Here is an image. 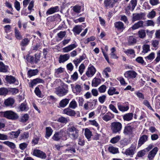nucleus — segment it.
Listing matches in <instances>:
<instances>
[{"instance_id": "4", "label": "nucleus", "mask_w": 160, "mask_h": 160, "mask_svg": "<svg viewBox=\"0 0 160 160\" xmlns=\"http://www.w3.org/2000/svg\"><path fill=\"white\" fill-rule=\"evenodd\" d=\"M68 92V88L58 87L56 88V93L58 96L62 97L65 95Z\"/></svg>"}, {"instance_id": "44", "label": "nucleus", "mask_w": 160, "mask_h": 160, "mask_svg": "<svg viewBox=\"0 0 160 160\" xmlns=\"http://www.w3.org/2000/svg\"><path fill=\"white\" fill-rule=\"evenodd\" d=\"M121 137L119 135H117L116 137L113 138L110 140V142L113 144L117 143L120 139Z\"/></svg>"}, {"instance_id": "26", "label": "nucleus", "mask_w": 160, "mask_h": 160, "mask_svg": "<svg viewBox=\"0 0 160 160\" xmlns=\"http://www.w3.org/2000/svg\"><path fill=\"white\" fill-rule=\"evenodd\" d=\"M69 100V99L67 98L62 99L59 103L60 107L63 108L65 107L68 103Z\"/></svg>"}, {"instance_id": "49", "label": "nucleus", "mask_w": 160, "mask_h": 160, "mask_svg": "<svg viewBox=\"0 0 160 160\" xmlns=\"http://www.w3.org/2000/svg\"><path fill=\"white\" fill-rule=\"evenodd\" d=\"M73 11L77 13H79L81 12V7L78 5H75L72 8Z\"/></svg>"}, {"instance_id": "23", "label": "nucleus", "mask_w": 160, "mask_h": 160, "mask_svg": "<svg viewBox=\"0 0 160 160\" xmlns=\"http://www.w3.org/2000/svg\"><path fill=\"white\" fill-rule=\"evenodd\" d=\"M61 137V138L63 140H65L67 139V136L66 130L65 129L61 130L59 132H58Z\"/></svg>"}, {"instance_id": "37", "label": "nucleus", "mask_w": 160, "mask_h": 160, "mask_svg": "<svg viewBox=\"0 0 160 160\" xmlns=\"http://www.w3.org/2000/svg\"><path fill=\"white\" fill-rule=\"evenodd\" d=\"M20 133V131L18 129L16 132H12L9 133V134L11 135L12 138H17Z\"/></svg>"}, {"instance_id": "47", "label": "nucleus", "mask_w": 160, "mask_h": 160, "mask_svg": "<svg viewBox=\"0 0 160 160\" xmlns=\"http://www.w3.org/2000/svg\"><path fill=\"white\" fill-rule=\"evenodd\" d=\"M154 23L152 20H148L145 22V26H154Z\"/></svg>"}, {"instance_id": "50", "label": "nucleus", "mask_w": 160, "mask_h": 160, "mask_svg": "<svg viewBox=\"0 0 160 160\" xmlns=\"http://www.w3.org/2000/svg\"><path fill=\"white\" fill-rule=\"evenodd\" d=\"M138 36L139 38H143L146 36V33L144 30H141L138 32Z\"/></svg>"}, {"instance_id": "42", "label": "nucleus", "mask_w": 160, "mask_h": 160, "mask_svg": "<svg viewBox=\"0 0 160 160\" xmlns=\"http://www.w3.org/2000/svg\"><path fill=\"white\" fill-rule=\"evenodd\" d=\"M155 54L153 52L151 53L148 56L145 57L146 59L148 61H152L155 58Z\"/></svg>"}, {"instance_id": "35", "label": "nucleus", "mask_w": 160, "mask_h": 160, "mask_svg": "<svg viewBox=\"0 0 160 160\" xmlns=\"http://www.w3.org/2000/svg\"><path fill=\"white\" fill-rule=\"evenodd\" d=\"M38 71L37 69L30 70L28 72V75L31 77L36 75L38 73Z\"/></svg>"}, {"instance_id": "11", "label": "nucleus", "mask_w": 160, "mask_h": 160, "mask_svg": "<svg viewBox=\"0 0 160 160\" xmlns=\"http://www.w3.org/2000/svg\"><path fill=\"white\" fill-rule=\"evenodd\" d=\"M117 107L119 110L122 112H124L128 111L129 108L128 105H124L121 102L117 103Z\"/></svg>"}, {"instance_id": "48", "label": "nucleus", "mask_w": 160, "mask_h": 160, "mask_svg": "<svg viewBox=\"0 0 160 160\" xmlns=\"http://www.w3.org/2000/svg\"><path fill=\"white\" fill-rule=\"evenodd\" d=\"M3 143L7 145L12 148H14L15 147V144L13 142L9 141H5L3 142Z\"/></svg>"}, {"instance_id": "58", "label": "nucleus", "mask_w": 160, "mask_h": 160, "mask_svg": "<svg viewBox=\"0 0 160 160\" xmlns=\"http://www.w3.org/2000/svg\"><path fill=\"white\" fill-rule=\"evenodd\" d=\"M106 98V96L105 95H103L99 97L98 100L101 103H103L105 101Z\"/></svg>"}, {"instance_id": "40", "label": "nucleus", "mask_w": 160, "mask_h": 160, "mask_svg": "<svg viewBox=\"0 0 160 160\" xmlns=\"http://www.w3.org/2000/svg\"><path fill=\"white\" fill-rule=\"evenodd\" d=\"M15 34L16 38L18 40H20L22 38V36L20 34V32L16 28H15Z\"/></svg>"}, {"instance_id": "19", "label": "nucleus", "mask_w": 160, "mask_h": 160, "mask_svg": "<svg viewBox=\"0 0 160 160\" xmlns=\"http://www.w3.org/2000/svg\"><path fill=\"white\" fill-rule=\"evenodd\" d=\"M70 58V55L68 54L61 55L59 58V62L60 63H63L68 60Z\"/></svg>"}, {"instance_id": "61", "label": "nucleus", "mask_w": 160, "mask_h": 160, "mask_svg": "<svg viewBox=\"0 0 160 160\" xmlns=\"http://www.w3.org/2000/svg\"><path fill=\"white\" fill-rule=\"evenodd\" d=\"M85 69V66L83 63H82L79 68V71L80 73L82 74L83 72V71Z\"/></svg>"}, {"instance_id": "53", "label": "nucleus", "mask_w": 160, "mask_h": 160, "mask_svg": "<svg viewBox=\"0 0 160 160\" xmlns=\"http://www.w3.org/2000/svg\"><path fill=\"white\" fill-rule=\"evenodd\" d=\"M143 51L142 52L146 53L150 50V46L147 44H144L143 46Z\"/></svg>"}, {"instance_id": "14", "label": "nucleus", "mask_w": 160, "mask_h": 160, "mask_svg": "<svg viewBox=\"0 0 160 160\" xmlns=\"http://www.w3.org/2000/svg\"><path fill=\"white\" fill-rule=\"evenodd\" d=\"M118 0H105L104 2V4L106 7L112 8L115 4L117 2Z\"/></svg>"}, {"instance_id": "21", "label": "nucleus", "mask_w": 160, "mask_h": 160, "mask_svg": "<svg viewBox=\"0 0 160 160\" xmlns=\"http://www.w3.org/2000/svg\"><path fill=\"white\" fill-rule=\"evenodd\" d=\"M143 22L142 21H139L135 23L131 27V28L132 30H135L139 28L142 27L143 26Z\"/></svg>"}, {"instance_id": "54", "label": "nucleus", "mask_w": 160, "mask_h": 160, "mask_svg": "<svg viewBox=\"0 0 160 160\" xmlns=\"http://www.w3.org/2000/svg\"><path fill=\"white\" fill-rule=\"evenodd\" d=\"M28 137L29 133L28 132H25L21 134L19 138L20 140L24 139L27 138Z\"/></svg>"}, {"instance_id": "59", "label": "nucleus", "mask_w": 160, "mask_h": 160, "mask_svg": "<svg viewBox=\"0 0 160 160\" xmlns=\"http://www.w3.org/2000/svg\"><path fill=\"white\" fill-rule=\"evenodd\" d=\"M26 59L27 61L28 62H30L31 63L35 62V60H34V58L33 57H32L28 55L27 56Z\"/></svg>"}, {"instance_id": "41", "label": "nucleus", "mask_w": 160, "mask_h": 160, "mask_svg": "<svg viewBox=\"0 0 160 160\" xmlns=\"http://www.w3.org/2000/svg\"><path fill=\"white\" fill-rule=\"evenodd\" d=\"M85 135L88 139L90 138L92 134L91 132L88 128H86L85 130Z\"/></svg>"}, {"instance_id": "46", "label": "nucleus", "mask_w": 160, "mask_h": 160, "mask_svg": "<svg viewBox=\"0 0 160 160\" xmlns=\"http://www.w3.org/2000/svg\"><path fill=\"white\" fill-rule=\"evenodd\" d=\"M109 151L113 154H115L118 152V149L113 147H109L108 148Z\"/></svg>"}, {"instance_id": "57", "label": "nucleus", "mask_w": 160, "mask_h": 160, "mask_svg": "<svg viewBox=\"0 0 160 160\" xmlns=\"http://www.w3.org/2000/svg\"><path fill=\"white\" fill-rule=\"evenodd\" d=\"M66 32L65 31H60L57 34V36L59 38L62 39L65 36Z\"/></svg>"}, {"instance_id": "60", "label": "nucleus", "mask_w": 160, "mask_h": 160, "mask_svg": "<svg viewBox=\"0 0 160 160\" xmlns=\"http://www.w3.org/2000/svg\"><path fill=\"white\" fill-rule=\"evenodd\" d=\"M109 108L111 110L115 113H118L117 108L113 105L112 104L109 105Z\"/></svg>"}, {"instance_id": "24", "label": "nucleus", "mask_w": 160, "mask_h": 160, "mask_svg": "<svg viewBox=\"0 0 160 160\" xmlns=\"http://www.w3.org/2000/svg\"><path fill=\"white\" fill-rule=\"evenodd\" d=\"M137 42L136 38L134 36H129L128 38V44L132 45L135 44Z\"/></svg>"}, {"instance_id": "9", "label": "nucleus", "mask_w": 160, "mask_h": 160, "mask_svg": "<svg viewBox=\"0 0 160 160\" xmlns=\"http://www.w3.org/2000/svg\"><path fill=\"white\" fill-rule=\"evenodd\" d=\"M148 136L146 135H141L138 141V147H139L148 140Z\"/></svg>"}, {"instance_id": "8", "label": "nucleus", "mask_w": 160, "mask_h": 160, "mask_svg": "<svg viewBox=\"0 0 160 160\" xmlns=\"http://www.w3.org/2000/svg\"><path fill=\"white\" fill-rule=\"evenodd\" d=\"M33 154L42 159H44L46 157V154L44 152L39 150H34L33 151Z\"/></svg>"}, {"instance_id": "55", "label": "nucleus", "mask_w": 160, "mask_h": 160, "mask_svg": "<svg viewBox=\"0 0 160 160\" xmlns=\"http://www.w3.org/2000/svg\"><path fill=\"white\" fill-rule=\"evenodd\" d=\"M52 139L54 141H58L61 139V137L58 134V132H56L54 134L53 137H52Z\"/></svg>"}, {"instance_id": "51", "label": "nucleus", "mask_w": 160, "mask_h": 160, "mask_svg": "<svg viewBox=\"0 0 160 160\" xmlns=\"http://www.w3.org/2000/svg\"><path fill=\"white\" fill-rule=\"evenodd\" d=\"M57 121L58 122L65 124H66L68 122V120L67 118L63 117H61L58 118Z\"/></svg>"}, {"instance_id": "45", "label": "nucleus", "mask_w": 160, "mask_h": 160, "mask_svg": "<svg viewBox=\"0 0 160 160\" xmlns=\"http://www.w3.org/2000/svg\"><path fill=\"white\" fill-rule=\"evenodd\" d=\"M124 53L128 56H130L131 55H133L135 56V52L134 50L133 49H128L124 51Z\"/></svg>"}, {"instance_id": "1", "label": "nucleus", "mask_w": 160, "mask_h": 160, "mask_svg": "<svg viewBox=\"0 0 160 160\" xmlns=\"http://www.w3.org/2000/svg\"><path fill=\"white\" fill-rule=\"evenodd\" d=\"M67 133L72 140H76L78 137L79 130L75 127L72 126L68 128Z\"/></svg>"}, {"instance_id": "27", "label": "nucleus", "mask_w": 160, "mask_h": 160, "mask_svg": "<svg viewBox=\"0 0 160 160\" xmlns=\"http://www.w3.org/2000/svg\"><path fill=\"white\" fill-rule=\"evenodd\" d=\"M59 8L58 6H56L54 7L51 8L49 9L47 12V14H51L58 11Z\"/></svg>"}, {"instance_id": "52", "label": "nucleus", "mask_w": 160, "mask_h": 160, "mask_svg": "<svg viewBox=\"0 0 160 160\" xmlns=\"http://www.w3.org/2000/svg\"><path fill=\"white\" fill-rule=\"evenodd\" d=\"M106 86L104 85H102L98 88V90L100 93H103L106 91Z\"/></svg>"}, {"instance_id": "62", "label": "nucleus", "mask_w": 160, "mask_h": 160, "mask_svg": "<svg viewBox=\"0 0 160 160\" xmlns=\"http://www.w3.org/2000/svg\"><path fill=\"white\" fill-rule=\"evenodd\" d=\"M102 119L104 120L108 121L112 119V117L111 116L107 113L103 116Z\"/></svg>"}, {"instance_id": "38", "label": "nucleus", "mask_w": 160, "mask_h": 160, "mask_svg": "<svg viewBox=\"0 0 160 160\" xmlns=\"http://www.w3.org/2000/svg\"><path fill=\"white\" fill-rule=\"evenodd\" d=\"M156 15V12L154 9L149 12L147 15V17L149 19L153 18Z\"/></svg>"}, {"instance_id": "13", "label": "nucleus", "mask_w": 160, "mask_h": 160, "mask_svg": "<svg viewBox=\"0 0 160 160\" xmlns=\"http://www.w3.org/2000/svg\"><path fill=\"white\" fill-rule=\"evenodd\" d=\"M158 151L157 147H155L148 153V157L149 160H152Z\"/></svg>"}, {"instance_id": "32", "label": "nucleus", "mask_w": 160, "mask_h": 160, "mask_svg": "<svg viewBox=\"0 0 160 160\" xmlns=\"http://www.w3.org/2000/svg\"><path fill=\"white\" fill-rule=\"evenodd\" d=\"M5 79L6 81L10 84L14 83L16 80L15 78L12 76H7Z\"/></svg>"}, {"instance_id": "15", "label": "nucleus", "mask_w": 160, "mask_h": 160, "mask_svg": "<svg viewBox=\"0 0 160 160\" xmlns=\"http://www.w3.org/2000/svg\"><path fill=\"white\" fill-rule=\"evenodd\" d=\"M63 112L64 114L70 116H74L76 114L75 112L69 108L64 109Z\"/></svg>"}, {"instance_id": "56", "label": "nucleus", "mask_w": 160, "mask_h": 160, "mask_svg": "<svg viewBox=\"0 0 160 160\" xmlns=\"http://www.w3.org/2000/svg\"><path fill=\"white\" fill-rule=\"evenodd\" d=\"M111 70L110 68H107L104 70L102 74L105 75L106 77L108 78L109 76L108 72H111Z\"/></svg>"}, {"instance_id": "5", "label": "nucleus", "mask_w": 160, "mask_h": 160, "mask_svg": "<svg viewBox=\"0 0 160 160\" xmlns=\"http://www.w3.org/2000/svg\"><path fill=\"white\" fill-rule=\"evenodd\" d=\"M96 71V70L95 67L92 65H90L86 72V74L88 77H91L94 75Z\"/></svg>"}, {"instance_id": "18", "label": "nucleus", "mask_w": 160, "mask_h": 160, "mask_svg": "<svg viewBox=\"0 0 160 160\" xmlns=\"http://www.w3.org/2000/svg\"><path fill=\"white\" fill-rule=\"evenodd\" d=\"M77 45L72 44L66 47L62 48L63 52L65 53L68 52L77 47Z\"/></svg>"}, {"instance_id": "22", "label": "nucleus", "mask_w": 160, "mask_h": 160, "mask_svg": "<svg viewBox=\"0 0 160 160\" xmlns=\"http://www.w3.org/2000/svg\"><path fill=\"white\" fill-rule=\"evenodd\" d=\"M135 151V148L131 147L126 149L124 153L127 155L131 156L132 157L134 154Z\"/></svg>"}, {"instance_id": "30", "label": "nucleus", "mask_w": 160, "mask_h": 160, "mask_svg": "<svg viewBox=\"0 0 160 160\" xmlns=\"http://www.w3.org/2000/svg\"><path fill=\"white\" fill-rule=\"evenodd\" d=\"M30 42V40L27 38L22 39L20 43V45L22 47H25L27 46Z\"/></svg>"}, {"instance_id": "34", "label": "nucleus", "mask_w": 160, "mask_h": 160, "mask_svg": "<svg viewBox=\"0 0 160 160\" xmlns=\"http://www.w3.org/2000/svg\"><path fill=\"white\" fill-rule=\"evenodd\" d=\"M46 137L47 138L49 137L52 134L53 131L52 129L50 127H47L46 128Z\"/></svg>"}, {"instance_id": "36", "label": "nucleus", "mask_w": 160, "mask_h": 160, "mask_svg": "<svg viewBox=\"0 0 160 160\" xmlns=\"http://www.w3.org/2000/svg\"><path fill=\"white\" fill-rule=\"evenodd\" d=\"M78 107V104L75 100L73 99L69 104V108L72 109H75Z\"/></svg>"}, {"instance_id": "43", "label": "nucleus", "mask_w": 160, "mask_h": 160, "mask_svg": "<svg viewBox=\"0 0 160 160\" xmlns=\"http://www.w3.org/2000/svg\"><path fill=\"white\" fill-rule=\"evenodd\" d=\"M132 132V128L131 126H127L125 127L123 133L125 134H128L131 133Z\"/></svg>"}, {"instance_id": "63", "label": "nucleus", "mask_w": 160, "mask_h": 160, "mask_svg": "<svg viewBox=\"0 0 160 160\" xmlns=\"http://www.w3.org/2000/svg\"><path fill=\"white\" fill-rule=\"evenodd\" d=\"M64 70V68L61 67H60L57 69H55V73L57 74H59L62 73Z\"/></svg>"}, {"instance_id": "17", "label": "nucleus", "mask_w": 160, "mask_h": 160, "mask_svg": "<svg viewBox=\"0 0 160 160\" xmlns=\"http://www.w3.org/2000/svg\"><path fill=\"white\" fill-rule=\"evenodd\" d=\"M77 45L72 44L66 47L62 48L63 52L65 53L68 52L77 47Z\"/></svg>"}, {"instance_id": "16", "label": "nucleus", "mask_w": 160, "mask_h": 160, "mask_svg": "<svg viewBox=\"0 0 160 160\" xmlns=\"http://www.w3.org/2000/svg\"><path fill=\"white\" fill-rule=\"evenodd\" d=\"M44 82V81L42 79L39 78H37L33 79L31 82L29 83V86L30 87L33 88V87L37 83H43Z\"/></svg>"}, {"instance_id": "39", "label": "nucleus", "mask_w": 160, "mask_h": 160, "mask_svg": "<svg viewBox=\"0 0 160 160\" xmlns=\"http://www.w3.org/2000/svg\"><path fill=\"white\" fill-rule=\"evenodd\" d=\"M82 31V27L80 26L79 25H77L75 26L73 29V31L74 32L78 34H79Z\"/></svg>"}, {"instance_id": "12", "label": "nucleus", "mask_w": 160, "mask_h": 160, "mask_svg": "<svg viewBox=\"0 0 160 160\" xmlns=\"http://www.w3.org/2000/svg\"><path fill=\"white\" fill-rule=\"evenodd\" d=\"M73 92L76 95L79 94L82 91V88L81 85L76 84L75 86H72Z\"/></svg>"}, {"instance_id": "31", "label": "nucleus", "mask_w": 160, "mask_h": 160, "mask_svg": "<svg viewBox=\"0 0 160 160\" xmlns=\"http://www.w3.org/2000/svg\"><path fill=\"white\" fill-rule=\"evenodd\" d=\"M133 117V114L132 113H128L126 114L123 116V119L124 120L129 121L131 120Z\"/></svg>"}, {"instance_id": "10", "label": "nucleus", "mask_w": 160, "mask_h": 160, "mask_svg": "<svg viewBox=\"0 0 160 160\" xmlns=\"http://www.w3.org/2000/svg\"><path fill=\"white\" fill-rule=\"evenodd\" d=\"M137 4V0H131L130 2L129 5L126 9V13H128V11L132 9V11H133L136 6Z\"/></svg>"}, {"instance_id": "7", "label": "nucleus", "mask_w": 160, "mask_h": 160, "mask_svg": "<svg viewBox=\"0 0 160 160\" xmlns=\"http://www.w3.org/2000/svg\"><path fill=\"white\" fill-rule=\"evenodd\" d=\"M145 16V14L143 13H133L132 14V22L141 20Z\"/></svg>"}, {"instance_id": "2", "label": "nucleus", "mask_w": 160, "mask_h": 160, "mask_svg": "<svg viewBox=\"0 0 160 160\" xmlns=\"http://www.w3.org/2000/svg\"><path fill=\"white\" fill-rule=\"evenodd\" d=\"M122 128V124L119 122H113L111 123V129L113 133L120 134Z\"/></svg>"}, {"instance_id": "3", "label": "nucleus", "mask_w": 160, "mask_h": 160, "mask_svg": "<svg viewBox=\"0 0 160 160\" xmlns=\"http://www.w3.org/2000/svg\"><path fill=\"white\" fill-rule=\"evenodd\" d=\"M3 116L9 119L15 120L18 118V116L16 113L12 111H7L2 112Z\"/></svg>"}, {"instance_id": "25", "label": "nucleus", "mask_w": 160, "mask_h": 160, "mask_svg": "<svg viewBox=\"0 0 160 160\" xmlns=\"http://www.w3.org/2000/svg\"><path fill=\"white\" fill-rule=\"evenodd\" d=\"M101 82L100 79L95 78L92 80V85L93 87H97L101 83Z\"/></svg>"}, {"instance_id": "28", "label": "nucleus", "mask_w": 160, "mask_h": 160, "mask_svg": "<svg viewBox=\"0 0 160 160\" xmlns=\"http://www.w3.org/2000/svg\"><path fill=\"white\" fill-rule=\"evenodd\" d=\"M108 93L109 95L112 96L113 94H118L119 92L116 91V89L114 88L111 87L108 90Z\"/></svg>"}, {"instance_id": "33", "label": "nucleus", "mask_w": 160, "mask_h": 160, "mask_svg": "<svg viewBox=\"0 0 160 160\" xmlns=\"http://www.w3.org/2000/svg\"><path fill=\"white\" fill-rule=\"evenodd\" d=\"M8 67L7 66H5L3 63L2 62H0V72H6L8 71Z\"/></svg>"}, {"instance_id": "20", "label": "nucleus", "mask_w": 160, "mask_h": 160, "mask_svg": "<svg viewBox=\"0 0 160 160\" xmlns=\"http://www.w3.org/2000/svg\"><path fill=\"white\" fill-rule=\"evenodd\" d=\"M115 28L120 31H122L125 28L123 23L120 21H118L114 23Z\"/></svg>"}, {"instance_id": "29", "label": "nucleus", "mask_w": 160, "mask_h": 160, "mask_svg": "<svg viewBox=\"0 0 160 160\" xmlns=\"http://www.w3.org/2000/svg\"><path fill=\"white\" fill-rule=\"evenodd\" d=\"M14 100L13 98H9L5 100L4 104L7 106H12L14 104Z\"/></svg>"}, {"instance_id": "6", "label": "nucleus", "mask_w": 160, "mask_h": 160, "mask_svg": "<svg viewBox=\"0 0 160 160\" xmlns=\"http://www.w3.org/2000/svg\"><path fill=\"white\" fill-rule=\"evenodd\" d=\"M137 75V73L132 70L127 71L124 74L125 77L127 78L128 79H134L136 77Z\"/></svg>"}, {"instance_id": "64", "label": "nucleus", "mask_w": 160, "mask_h": 160, "mask_svg": "<svg viewBox=\"0 0 160 160\" xmlns=\"http://www.w3.org/2000/svg\"><path fill=\"white\" fill-rule=\"evenodd\" d=\"M136 61L138 63L142 64L144 62L143 58L141 57H138L136 59Z\"/></svg>"}]
</instances>
